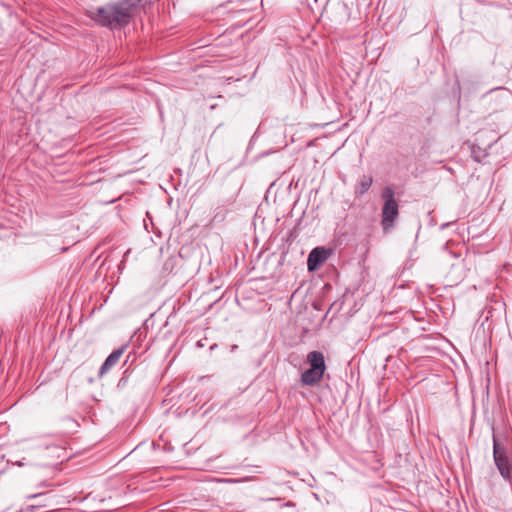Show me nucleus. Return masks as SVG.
<instances>
[{
  "instance_id": "1",
  "label": "nucleus",
  "mask_w": 512,
  "mask_h": 512,
  "mask_svg": "<svg viewBox=\"0 0 512 512\" xmlns=\"http://www.w3.org/2000/svg\"><path fill=\"white\" fill-rule=\"evenodd\" d=\"M141 0H122L99 7L95 11L89 10L88 15L96 23L111 29L121 28L140 13Z\"/></svg>"
},
{
  "instance_id": "2",
  "label": "nucleus",
  "mask_w": 512,
  "mask_h": 512,
  "mask_svg": "<svg viewBox=\"0 0 512 512\" xmlns=\"http://www.w3.org/2000/svg\"><path fill=\"white\" fill-rule=\"evenodd\" d=\"M384 205L382 207L381 225L384 232H388L399 215V206L394 198V190L391 187H385L382 191Z\"/></svg>"
},
{
  "instance_id": "3",
  "label": "nucleus",
  "mask_w": 512,
  "mask_h": 512,
  "mask_svg": "<svg viewBox=\"0 0 512 512\" xmlns=\"http://www.w3.org/2000/svg\"><path fill=\"white\" fill-rule=\"evenodd\" d=\"M493 458L500 475L507 481L512 480V458L507 450L493 437Z\"/></svg>"
},
{
  "instance_id": "4",
  "label": "nucleus",
  "mask_w": 512,
  "mask_h": 512,
  "mask_svg": "<svg viewBox=\"0 0 512 512\" xmlns=\"http://www.w3.org/2000/svg\"><path fill=\"white\" fill-rule=\"evenodd\" d=\"M327 259L326 252L323 248L316 247L308 255L307 265L310 271L315 270L320 264Z\"/></svg>"
},
{
  "instance_id": "5",
  "label": "nucleus",
  "mask_w": 512,
  "mask_h": 512,
  "mask_svg": "<svg viewBox=\"0 0 512 512\" xmlns=\"http://www.w3.org/2000/svg\"><path fill=\"white\" fill-rule=\"evenodd\" d=\"M125 348H126L125 346H122L121 348L114 350L106 358V360L100 367V370H99L100 376H103L105 373H107L112 367H114L118 363L119 359L121 358L122 354L125 351Z\"/></svg>"
},
{
  "instance_id": "6",
  "label": "nucleus",
  "mask_w": 512,
  "mask_h": 512,
  "mask_svg": "<svg viewBox=\"0 0 512 512\" xmlns=\"http://www.w3.org/2000/svg\"><path fill=\"white\" fill-rule=\"evenodd\" d=\"M324 371L309 368L301 375V382L303 385L314 386L318 384L323 378Z\"/></svg>"
},
{
  "instance_id": "7",
  "label": "nucleus",
  "mask_w": 512,
  "mask_h": 512,
  "mask_svg": "<svg viewBox=\"0 0 512 512\" xmlns=\"http://www.w3.org/2000/svg\"><path fill=\"white\" fill-rule=\"evenodd\" d=\"M307 362L310 365V368L324 371L326 370L325 358L322 352L320 351H311L307 355Z\"/></svg>"
},
{
  "instance_id": "8",
  "label": "nucleus",
  "mask_w": 512,
  "mask_h": 512,
  "mask_svg": "<svg viewBox=\"0 0 512 512\" xmlns=\"http://www.w3.org/2000/svg\"><path fill=\"white\" fill-rule=\"evenodd\" d=\"M373 183L372 176L364 175L361 177L358 186L356 187L355 194L356 196H362L365 194L371 187Z\"/></svg>"
},
{
  "instance_id": "9",
  "label": "nucleus",
  "mask_w": 512,
  "mask_h": 512,
  "mask_svg": "<svg viewBox=\"0 0 512 512\" xmlns=\"http://www.w3.org/2000/svg\"><path fill=\"white\" fill-rule=\"evenodd\" d=\"M40 507H44V505H38V506H34V505H32V506H29V507H28V510H29V511H36V510H37L38 508H40Z\"/></svg>"
},
{
  "instance_id": "10",
  "label": "nucleus",
  "mask_w": 512,
  "mask_h": 512,
  "mask_svg": "<svg viewBox=\"0 0 512 512\" xmlns=\"http://www.w3.org/2000/svg\"><path fill=\"white\" fill-rule=\"evenodd\" d=\"M42 495H43V493H36V494L29 495L27 498L28 499H34V498L40 497Z\"/></svg>"
}]
</instances>
